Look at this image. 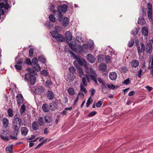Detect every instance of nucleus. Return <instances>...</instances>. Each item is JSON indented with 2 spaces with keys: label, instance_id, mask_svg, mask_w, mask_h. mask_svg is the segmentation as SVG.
Returning a JSON list of instances; mask_svg holds the SVG:
<instances>
[{
  "label": "nucleus",
  "instance_id": "nucleus-1",
  "mask_svg": "<svg viewBox=\"0 0 153 153\" xmlns=\"http://www.w3.org/2000/svg\"><path fill=\"white\" fill-rule=\"evenodd\" d=\"M22 123V119L18 117V115L17 114H16L14 117L13 121V127L19 128Z\"/></svg>",
  "mask_w": 153,
  "mask_h": 153
},
{
  "label": "nucleus",
  "instance_id": "nucleus-2",
  "mask_svg": "<svg viewBox=\"0 0 153 153\" xmlns=\"http://www.w3.org/2000/svg\"><path fill=\"white\" fill-rule=\"evenodd\" d=\"M29 74H26L25 75L24 79L28 81L29 80L32 85H33L36 82V77L35 75H31V76H30Z\"/></svg>",
  "mask_w": 153,
  "mask_h": 153
},
{
  "label": "nucleus",
  "instance_id": "nucleus-3",
  "mask_svg": "<svg viewBox=\"0 0 153 153\" xmlns=\"http://www.w3.org/2000/svg\"><path fill=\"white\" fill-rule=\"evenodd\" d=\"M13 131L12 132V134L10 135L9 136V138L12 140L17 139V136L19 128L13 127Z\"/></svg>",
  "mask_w": 153,
  "mask_h": 153
},
{
  "label": "nucleus",
  "instance_id": "nucleus-4",
  "mask_svg": "<svg viewBox=\"0 0 153 153\" xmlns=\"http://www.w3.org/2000/svg\"><path fill=\"white\" fill-rule=\"evenodd\" d=\"M9 131L7 130H3L0 134L1 138L4 141H8L9 138L7 136L9 134Z\"/></svg>",
  "mask_w": 153,
  "mask_h": 153
},
{
  "label": "nucleus",
  "instance_id": "nucleus-5",
  "mask_svg": "<svg viewBox=\"0 0 153 153\" xmlns=\"http://www.w3.org/2000/svg\"><path fill=\"white\" fill-rule=\"evenodd\" d=\"M140 46H138L137 47L138 53L139 55L141 54L142 52H144L146 49L145 46L143 43H140Z\"/></svg>",
  "mask_w": 153,
  "mask_h": 153
},
{
  "label": "nucleus",
  "instance_id": "nucleus-6",
  "mask_svg": "<svg viewBox=\"0 0 153 153\" xmlns=\"http://www.w3.org/2000/svg\"><path fill=\"white\" fill-rule=\"evenodd\" d=\"M75 59L77 60L78 62L82 66H84L85 68H86L87 65H86V62L83 59H81L79 57L76 56Z\"/></svg>",
  "mask_w": 153,
  "mask_h": 153
},
{
  "label": "nucleus",
  "instance_id": "nucleus-7",
  "mask_svg": "<svg viewBox=\"0 0 153 153\" xmlns=\"http://www.w3.org/2000/svg\"><path fill=\"white\" fill-rule=\"evenodd\" d=\"M17 98V104L19 106L21 105L23 102V98L22 95L21 94H18L16 96Z\"/></svg>",
  "mask_w": 153,
  "mask_h": 153
},
{
  "label": "nucleus",
  "instance_id": "nucleus-8",
  "mask_svg": "<svg viewBox=\"0 0 153 153\" xmlns=\"http://www.w3.org/2000/svg\"><path fill=\"white\" fill-rule=\"evenodd\" d=\"M146 52L148 53H151L152 51L153 47L152 44L150 42H149L146 44Z\"/></svg>",
  "mask_w": 153,
  "mask_h": 153
},
{
  "label": "nucleus",
  "instance_id": "nucleus-9",
  "mask_svg": "<svg viewBox=\"0 0 153 153\" xmlns=\"http://www.w3.org/2000/svg\"><path fill=\"white\" fill-rule=\"evenodd\" d=\"M68 6L66 4H63L62 6H59L58 8V12H65L66 11Z\"/></svg>",
  "mask_w": 153,
  "mask_h": 153
},
{
  "label": "nucleus",
  "instance_id": "nucleus-10",
  "mask_svg": "<svg viewBox=\"0 0 153 153\" xmlns=\"http://www.w3.org/2000/svg\"><path fill=\"white\" fill-rule=\"evenodd\" d=\"M88 61L91 63H94L95 61V58L91 54H88L86 56Z\"/></svg>",
  "mask_w": 153,
  "mask_h": 153
},
{
  "label": "nucleus",
  "instance_id": "nucleus-11",
  "mask_svg": "<svg viewBox=\"0 0 153 153\" xmlns=\"http://www.w3.org/2000/svg\"><path fill=\"white\" fill-rule=\"evenodd\" d=\"M89 75L91 79L93 80L96 84L98 85V84L97 80L98 75L97 74H90Z\"/></svg>",
  "mask_w": 153,
  "mask_h": 153
},
{
  "label": "nucleus",
  "instance_id": "nucleus-12",
  "mask_svg": "<svg viewBox=\"0 0 153 153\" xmlns=\"http://www.w3.org/2000/svg\"><path fill=\"white\" fill-rule=\"evenodd\" d=\"M139 65V61L136 59L132 60L131 63V66L132 68H136Z\"/></svg>",
  "mask_w": 153,
  "mask_h": 153
},
{
  "label": "nucleus",
  "instance_id": "nucleus-13",
  "mask_svg": "<svg viewBox=\"0 0 153 153\" xmlns=\"http://www.w3.org/2000/svg\"><path fill=\"white\" fill-rule=\"evenodd\" d=\"M3 125L4 128H7L9 124V120L7 118H4L2 120Z\"/></svg>",
  "mask_w": 153,
  "mask_h": 153
},
{
  "label": "nucleus",
  "instance_id": "nucleus-14",
  "mask_svg": "<svg viewBox=\"0 0 153 153\" xmlns=\"http://www.w3.org/2000/svg\"><path fill=\"white\" fill-rule=\"evenodd\" d=\"M85 68L86 72L88 74H96L95 71L92 68H89L87 66Z\"/></svg>",
  "mask_w": 153,
  "mask_h": 153
},
{
  "label": "nucleus",
  "instance_id": "nucleus-15",
  "mask_svg": "<svg viewBox=\"0 0 153 153\" xmlns=\"http://www.w3.org/2000/svg\"><path fill=\"white\" fill-rule=\"evenodd\" d=\"M47 97L48 99L51 100L53 99L54 96L52 91H47Z\"/></svg>",
  "mask_w": 153,
  "mask_h": 153
},
{
  "label": "nucleus",
  "instance_id": "nucleus-16",
  "mask_svg": "<svg viewBox=\"0 0 153 153\" xmlns=\"http://www.w3.org/2000/svg\"><path fill=\"white\" fill-rule=\"evenodd\" d=\"M65 37L68 41H71L72 39V34L69 31L66 32L65 33Z\"/></svg>",
  "mask_w": 153,
  "mask_h": 153
},
{
  "label": "nucleus",
  "instance_id": "nucleus-17",
  "mask_svg": "<svg viewBox=\"0 0 153 153\" xmlns=\"http://www.w3.org/2000/svg\"><path fill=\"white\" fill-rule=\"evenodd\" d=\"M100 70L102 71H105L106 70L107 66L104 63L100 64L99 66Z\"/></svg>",
  "mask_w": 153,
  "mask_h": 153
},
{
  "label": "nucleus",
  "instance_id": "nucleus-18",
  "mask_svg": "<svg viewBox=\"0 0 153 153\" xmlns=\"http://www.w3.org/2000/svg\"><path fill=\"white\" fill-rule=\"evenodd\" d=\"M117 74L115 72L111 73L109 75L110 78L112 80H115L117 78Z\"/></svg>",
  "mask_w": 153,
  "mask_h": 153
},
{
  "label": "nucleus",
  "instance_id": "nucleus-19",
  "mask_svg": "<svg viewBox=\"0 0 153 153\" xmlns=\"http://www.w3.org/2000/svg\"><path fill=\"white\" fill-rule=\"evenodd\" d=\"M44 119L46 123H49L52 120L51 116L49 115H46L45 116Z\"/></svg>",
  "mask_w": 153,
  "mask_h": 153
},
{
  "label": "nucleus",
  "instance_id": "nucleus-20",
  "mask_svg": "<svg viewBox=\"0 0 153 153\" xmlns=\"http://www.w3.org/2000/svg\"><path fill=\"white\" fill-rule=\"evenodd\" d=\"M32 128L33 130L36 131L39 128V126L37 121H34L32 123Z\"/></svg>",
  "mask_w": 153,
  "mask_h": 153
},
{
  "label": "nucleus",
  "instance_id": "nucleus-21",
  "mask_svg": "<svg viewBox=\"0 0 153 153\" xmlns=\"http://www.w3.org/2000/svg\"><path fill=\"white\" fill-rule=\"evenodd\" d=\"M62 24L64 27H66L68 25L69 21V19L67 17H64L62 20Z\"/></svg>",
  "mask_w": 153,
  "mask_h": 153
},
{
  "label": "nucleus",
  "instance_id": "nucleus-22",
  "mask_svg": "<svg viewBox=\"0 0 153 153\" xmlns=\"http://www.w3.org/2000/svg\"><path fill=\"white\" fill-rule=\"evenodd\" d=\"M76 39L77 41L79 42H80L82 41V34L80 32H78L76 34Z\"/></svg>",
  "mask_w": 153,
  "mask_h": 153
},
{
  "label": "nucleus",
  "instance_id": "nucleus-23",
  "mask_svg": "<svg viewBox=\"0 0 153 153\" xmlns=\"http://www.w3.org/2000/svg\"><path fill=\"white\" fill-rule=\"evenodd\" d=\"M21 134L23 136H26L28 132V130L26 127L22 128L21 129Z\"/></svg>",
  "mask_w": 153,
  "mask_h": 153
},
{
  "label": "nucleus",
  "instance_id": "nucleus-24",
  "mask_svg": "<svg viewBox=\"0 0 153 153\" xmlns=\"http://www.w3.org/2000/svg\"><path fill=\"white\" fill-rule=\"evenodd\" d=\"M55 39L59 42H62L64 39V38L63 36L61 34H59L56 35V36Z\"/></svg>",
  "mask_w": 153,
  "mask_h": 153
},
{
  "label": "nucleus",
  "instance_id": "nucleus-25",
  "mask_svg": "<svg viewBox=\"0 0 153 153\" xmlns=\"http://www.w3.org/2000/svg\"><path fill=\"white\" fill-rule=\"evenodd\" d=\"M76 44V43H75L74 45L73 44V43H71L69 44V46L70 48L74 52H77V50L76 48H75V45Z\"/></svg>",
  "mask_w": 153,
  "mask_h": 153
},
{
  "label": "nucleus",
  "instance_id": "nucleus-26",
  "mask_svg": "<svg viewBox=\"0 0 153 153\" xmlns=\"http://www.w3.org/2000/svg\"><path fill=\"white\" fill-rule=\"evenodd\" d=\"M76 68L78 70V73H79V75L80 77H82V75L84 74L83 71L82 69L80 67H76Z\"/></svg>",
  "mask_w": 153,
  "mask_h": 153
},
{
  "label": "nucleus",
  "instance_id": "nucleus-27",
  "mask_svg": "<svg viewBox=\"0 0 153 153\" xmlns=\"http://www.w3.org/2000/svg\"><path fill=\"white\" fill-rule=\"evenodd\" d=\"M142 33L144 36H146L148 35V30L147 27H143L142 29Z\"/></svg>",
  "mask_w": 153,
  "mask_h": 153
},
{
  "label": "nucleus",
  "instance_id": "nucleus-28",
  "mask_svg": "<svg viewBox=\"0 0 153 153\" xmlns=\"http://www.w3.org/2000/svg\"><path fill=\"white\" fill-rule=\"evenodd\" d=\"M48 105L47 104H44L42 106V108L43 111L45 112H47L49 111V109L48 108Z\"/></svg>",
  "mask_w": 153,
  "mask_h": 153
},
{
  "label": "nucleus",
  "instance_id": "nucleus-29",
  "mask_svg": "<svg viewBox=\"0 0 153 153\" xmlns=\"http://www.w3.org/2000/svg\"><path fill=\"white\" fill-rule=\"evenodd\" d=\"M146 8L144 7H142L141 8V11L140 12V13L142 15L143 17H144L146 16Z\"/></svg>",
  "mask_w": 153,
  "mask_h": 153
},
{
  "label": "nucleus",
  "instance_id": "nucleus-30",
  "mask_svg": "<svg viewBox=\"0 0 153 153\" xmlns=\"http://www.w3.org/2000/svg\"><path fill=\"white\" fill-rule=\"evenodd\" d=\"M8 115L10 117H12L14 115L13 111V109L10 108L7 111Z\"/></svg>",
  "mask_w": 153,
  "mask_h": 153
},
{
  "label": "nucleus",
  "instance_id": "nucleus-31",
  "mask_svg": "<svg viewBox=\"0 0 153 153\" xmlns=\"http://www.w3.org/2000/svg\"><path fill=\"white\" fill-rule=\"evenodd\" d=\"M68 92L69 94L71 96L74 95L75 94L74 89L72 88H70L68 89Z\"/></svg>",
  "mask_w": 153,
  "mask_h": 153
},
{
  "label": "nucleus",
  "instance_id": "nucleus-32",
  "mask_svg": "<svg viewBox=\"0 0 153 153\" xmlns=\"http://www.w3.org/2000/svg\"><path fill=\"white\" fill-rule=\"evenodd\" d=\"M38 123L40 126H43L44 124V121L42 117H39L38 119Z\"/></svg>",
  "mask_w": 153,
  "mask_h": 153
},
{
  "label": "nucleus",
  "instance_id": "nucleus-33",
  "mask_svg": "<svg viewBox=\"0 0 153 153\" xmlns=\"http://www.w3.org/2000/svg\"><path fill=\"white\" fill-rule=\"evenodd\" d=\"M147 16L149 20H152V10H148Z\"/></svg>",
  "mask_w": 153,
  "mask_h": 153
},
{
  "label": "nucleus",
  "instance_id": "nucleus-34",
  "mask_svg": "<svg viewBox=\"0 0 153 153\" xmlns=\"http://www.w3.org/2000/svg\"><path fill=\"white\" fill-rule=\"evenodd\" d=\"M145 22V21L144 19V17H142L141 19L139 18L137 22L138 24L140 25H143Z\"/></svg>",
  "mask_w": 153,
  "mask_h": 153
},
{
  "label": "nucleus",
  "instance_id": "nucleus-35",
  "mask_svg": "<svg viewBox=\"0 0 153 153\" xmlns=\"http://www.w3.org/2000/svg\"><path fill=\"white\" fill-rule=\"evenodd\" d=\"M49 18L50 20L53 22H54L56 21V19L54 16L52 14H50L49 16Z\"/></svg>",
  "mask_w": 153,
  "mask_h": 153
},
{
  "label": "nucleus",
  "instance_id": "nucleus-36",
  "mask_svg": "<svg viewBox=\"0 0 153 153\" xmlns=\"http://www.w3.org/2000/svg\"><path fill=\"white\" fill-rule=\"evenodd\" d=\"M13 147V145H11L10 146L6 147V151H8L10 153H13L12 149Z\"/></svg>",
  "mask_w": 153,
  "mask_h": 153
},
{
  "label": "nucleus",
  "instance_id": "nucleus-37",
  "mask_svg": "<svg viewBox=\"0 0 153 153\" xmlns=\"http://www.w3.org/2000/svg\"><path fill=\"white\" fill-rule=\"evenodd\" d=\"M29 73L27 74H29L30 76H31V75H34L36 74V71L33 69H32L31 68L28 69Z\"/></svg>",
  "mask_w": 153,
  "mask_h": 153
},
{
  "label": "nucleus",
  "instance_id": "nucleus-38",
  "mask_svg": "<svg viewBox=\"0 0 153 153\" xmlns=\"http://www.w3.org/2000/svg\"><path fill=\"white\" fill-rule=\"evenodd\" d=\"M58 13L57 16V18L59 21H61L63 18V14L61 12H58Z\"/></svg>",
  "mask_w": 153,
  "mask_h": 153
},
{
  "label": "nucleus",
  "instance_id": "nucleus-39",
  "mask_svg": "<svg viewBox=\"0 0 153 153\" xmlns=\"http://www.w3.org/2000/svg\"><path fill=\"white\" fill-rule=\"evenodd\" d=\"M44 89L43 87L42 86L39 87L38 88L37 91L39 94H41L44 91Z\"/></svg>",
  "mask_w": 153,
  "mask_h": 153
},
{
  "label": "nucleus",
  "instance_id": "nucleus-40",
  "mask_svg": "<svg viewBox=\"0 0 153 153\" xmlns=\"http://www.w3.org/2000/svg\"><path fill=\"white\" fill-rule=\"evenodd\" d=\"M26 109L25 106L24 104H23L20 109L19 111L21 114H23Z\"/></svg>",
  "mask_w": 153,
  "mask_h": 153
},
{
  "label": "nucleus",
  "instance_id": "nucleus-41",
  "mask_svg": "<svg viewBox=\"0 0 153 153\" xmlns=\"http://www.w3.org/2000/svg\"><path fill=\"white\" fill-rule=\"evenodd\" d=\"M33 67L36 70L39 71L40 69V66L37 63L33 64Z\"/></svg>",
  "mask_w": 153,
  "mask_h": 153
},
{
  "label": "nucleus",
  "instance_id": "nucleus-42",
  "mask_svg": "<svg viewBox=\"0 0 153 153\" xmlns=\"http://www.w3.org/2000/svg\"><path fill=\"white\" fill-rule=\"evenodd\" d=\"M92 102V100L91 98V97H89L86 103V107H89L91 103Z\"/></svg>",
  "mask_w": 153,
  "mask_h": 153
},
{
  "label": "nucleus",
  "instance_id": "nucleus-43",
  "mask_svg": "<svg viewBox=\"0 0 153 153\" xmlns=\"http://www.w3.org/2000/svg\"><path fill=\"white\" fill-rule=\"evenodd\" d=\"M55 6L54 5L52 4H51L49 7V9L50 10L52 11L53 13H55L56 12V10L54 9Z\"/></svg>",
  "mask_w": 153,
  "mask_h": 153
},
{
  "label": "nucleus",
  "instance_id": "nucleus-44",
  "mask_svg": "<svg viewBox=\"0 0 153 153\" xmlns=\"http://www.w3.org/2000/svg\"><path fill=\"white\" fill-rule=\"evenodd\" d=\"M39 60L41 62L44 63L46 61L45 58L43 56H40L38 58Z\"/></svg>",
  "mask_w": 153,
  "mask_h": 153
},
{
  "label": "nucleus",
  "instance_id": "nucleus-45",
  "mask_svg": "<svg viewBox=\"0 0 153 153\" xmlns=\"http://www.w3.org/2000/svg\"><path fill=\"white\" fill-rule=\"evenodd\" d=\"M102 92L104 94H107L108 92V89L105 85L103 87H102Z\"/></svg>",
  "mask_w": 153,
  "mask_h": 153
},
{
  "label": "nucleus",
  "instance_id": "nucleus-46",
  "mask_svg": "<svg viewBox=\"0 0 153 153\" xmlns=\"http://www.w3.org/2000/svg\"><path fill=\"white\" fill-rule=\"evenodd\" d=\"M80 90L82 92H83L85 93H86L87 92L86 89L84 87V85L82 84H81L80 85Z\"/></svg>",
  "mask_w": 153,
  "mask_h": 153
},
{
  "label": "nucleus",
  "instance_id": "nucleus-47",
  "mask_svg": "<svg viewBox=\"0 0 153 153\" xmlns=\"http://www.w3.org/2000/svg\"><path fill=\"white\" fill-rule=\"evenodd\" d=\"M89 91L91 92V96L90 97H91V98L95 94L96 91L94 89L91 88L90 90Z\"/></svg>",
  "mask_w": 153,
  "mask_h": 153
},
{
  "label": "nucleus",
  "instance_id": "nucleus-48",
  "mask_svg": "<svg viewBox=\"0 0 153 153\" xmlns=\"http://www.w3.org/2000/svg\"><path fill=\"white\" fill-rule=\"evenodd\" d=\"M104 59V56L100 54L98 56V60L100 62H102Z\"/></svg>",
  "mask_w": 153,
  "mask_h": 153
},
{
  "label": "nucleus",
  "instance_id": "nucleus-49",
  "mask_svg": "<svg viewBox=\"0 0 153 153\" xmlns=\"http://www.w3.org/2000/svg\"><path fill=\"white\" fill-rule=\"evenodd\" d=\"M134 39H131V40L129 41L128 43V46L129 47H131L134 45Z\"/></svg>",
  "mask_w": 153,
  "mask_h": 153
},
{
  "label": "nucleus",
  "instance_id": "nucleus-50",
  "mask_svg": "<svg viewBox=\"0 0 153 153\" xmlns=\"http://www.w3.org/2000/svg\"><path fill=\"white\" fill-rule=\"evenodd\" d=\"M69 70L70 73L71 74H74L75 71V69L73 66L70 67Z\"/></svg>",
  "mask_w": 153,
  "mask_h": 153
},
{
  "label": "nucleus",
  "instance_id": "nucleus-51",
  "mask_svg": "<svg viewBox=\"0 0 153 153\" xmlns=\"http://www.w3.org/2000/svg\"><path fill=\"white\" fill-rule=\"evenodd\" d=\"M87 47V46L86 44H84L83 45L81 46H79V52L80 53L81 52L83 51V49L84 48H86Z\"/></svg>",
  "mask_w": 153,
  "mask_h": 153
},
{
  "label": "nucleus",
  "instance_id": "nucleus-52",
  "mask_svg": "<svg viewBox=\"0 0 153 153\" xmlns=\"http://www.w3.org/2000/svg\"><path fill=\"white\" fill-rule=\"evenodd\" d=\"M59 33L57 31L55 30L53 31L51 33L52 36L54 38L56 37V35H57Z\"/></svg>",
  "mask_w": 153,
  "mask_h": 153
},
{
  "label": "nucleus",
  "instance_id": "nucleus-53",
  "mask_svg": "<svg viewBox=\"0 0 153 153\" xmlns=\"http://www.w3.org/2000/svg\"><path fill=\"white\" fill-rule=\"evenodd\" d=\"M110 56L108 55L106 56L105 57V62L106 63L109 62L111 60Z\"/></svg>",
  "mask_w": 153,
  "mask_h": 153
},
{
  "label": "nucleus",
  "instance_id": "nucleus-54",
  "mask_svg": "<svg viewBox=\"0 0 153 153\" xmlns=\"http://www.w3.org/2000/svg\"><path fill=\"white\" fill-rule=\"evenodd\" d=\"M128 71V69L127 67L123 66L121 68V72L122 73H125Z\"/></svg>",
  "mask_w": 153,
  "mask_h": 153
},
{
  "label": "nucleus",
  "instance_id": "nucleus-55",
  "mask_svg": "<svg viewBox=\"0 0 153 153\" xmlns=\"http://www.w3.org/2000/svg\"><path fill=\"white\" fill-rule=\"evenodd\" d=\"M147 8L148 10H152V5L150 3H149L147 5Z\"/></svg>",
  "mask_w": 153,
  "mask_h": 153
},
{
  "label": "nucleus",
  "instance_id": "nucleus-56",
  "mask_svg": "<svg viewBox=\"0 0 153 153\" xmlns=\"http://www.w3.org/2000/svg\"><path fill=\"white\" fill-rule=\"evenodd\" d=\"M108 87L110 89H112L114 90L115 89L116 86L114 85L113 84H108L107 85Z\"/></svg>",
  "mask_w": 153,
  "mask_h": 153
},
{
  "label": "nucleus",
  "instance_id": "nucleus-57",
  "mask_svg": "<svg viewBox=\"0 0 153 153\" xmlns=\"http://www.w3.org/2000/svg\"><path fill=\"white\" fill-rule=\"evenodd\" d=\"M103 102L101 101H99L97 102L96 104L97 107H100L102 105Z\"/></svg>",
  "mask_w": 153,
  "mask_h": 153
},
{
  "label": "nucleus",
  "instance_id": "nucleus-58",
  "mask_svg": "<svg viewBox=\"0 0 153 153\" xmlns=\"http://www.w3.org/2000/svg\"><path fill=\"white\" fill-rule=\"evenodd\" d=\"M139 29L136 28L134 30H132L131 33L132 35H135L137 34L138 32Z\"/></svg>",
  "mask_w": 153,
  "mask_h": 153
},
{
  "label": "nucleus",
  "instance_id": "nucleus-59",
  "mask_svg": "<svg viewBox=\"0 0 153 153\" xmlns=\"http://www.w3.org/2000/svg\"><path fill=\"white\" fill-rule=\"evenodd\" d=\"M82 83H83V85L85 86H86L87 85V84L86 81V78L85 77H83L82 78Z\"/></svg>",
  "mask_w": 153,
  "mask_h": 153
},
{
  "label": "nucleus",
  "instance_id": "nucleus-60",
  "mask_svg": "<svg viewBox=\"0 0 153 153\" xmlns=\"http://www.w3.org/2000/svg\"><path fill=\"white\" fill-rule=\"evenodd\" d=\"M46 86L48 87L50 85H51L52 83L51 81L50 80H47L45 82Z\"/></svg>",
  "mask_w": 153,
  "mask_h": 153
},
{
  "label": "nucleus",
  "instance_id": "nucleus-61",
  "mask_svg": "<svg viewBox=\"0 0 153 153\" xmlns=\"http://www.w3.org/2000/svg\"><path fill=\"white\" fill-rule=\"evenodd\" d=\"M33 50L32 48H30L29 50V55L30 57H32L33 56Z\"/></svg>",
  "mask_w": 153,
  "mask_h": 153
},
{
  "label": "nucleus",
  "instance_id": "nucleus-62",
  "mask_svg": "<svg viewBox=\"0 0 153 153\" xmlns=\"http://www.w3.org/2000/svg\"><path fill=\"white\" fill-rule=\"evenodd\" d=\"M98 80L100 83H101L103 86H104L105 82L100 77H99L97 78Z\"/></svg>",
  "mask_w": 153,
  "mask_h": 153
},
{
  "label": "nucleus",
  "instance_id": "nucleus-63",
  "mask_svg": "<svg viewBox=\"0 0 153 153\" xmlns=\"http://www.w3.org/2000/svg\"><path fill=\"white\" fill-rule=\"evenodd\" d=\"M97 113V112L96 111H93L89 113L88 115L89 117H91L96 114Z\"/></svg>",
  "mask_w": 153,
  "mask_h": 153
},
{
  "label": "nucleus",
  "instance_id": "nucleus-64",
  "mask_svg": "<svg viewBox=\"0 0 153 153\" xmlns=\"http://www.w3.org/2000/svg\"><path fill=\"white\" fill-rule=\"evenodd\" d=\"M90 43H88V46L90 48H92L94 45V42L92 41L90 42Z\"/></svg>",
  "mask_w": 153,
  "mask_h": 153
}]
</instances>
